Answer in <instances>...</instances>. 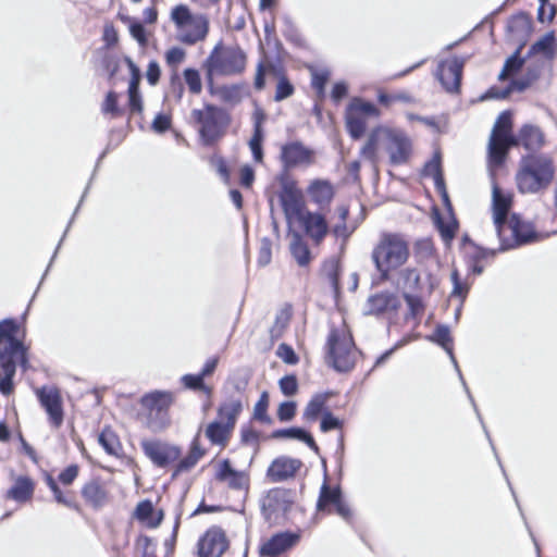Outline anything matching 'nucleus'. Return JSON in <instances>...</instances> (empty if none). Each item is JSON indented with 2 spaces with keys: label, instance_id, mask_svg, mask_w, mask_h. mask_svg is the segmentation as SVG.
<instances>
[{
  "label": "nucleus",
  "instance_id": "23",
  "mask_svg": "<svg viewBox=\"0 0 557 557\" xmlns=\"http://www.w3.org/2000/svg\"><path fill=\"white\" fill-rule=\"evenodd\" d=\"M298 541V535L282 532L264 541L260 546V555L263 557H277L292 548Z\"/></svg>",
  "mask_w": 557,
  "mask_h": 557
},
{
  "label": "nucleus",
  "instance_id": "46",
  "mask_svg": "<svg viewBox=\"0 0 557 557\" xmlns=\"http://www.w3.org/2000/svg\"><path fill=\"white\" fill-rule=\"evenodd\" d=\"M523 65V59L519 57V53L516 52L513 55L507 59V61L504 64V67L502 72L498 75V78L500 81H504L511 76L512 74L517 73Z\"/></svg>",
  "mask_w": 557,
  "mask_h": 557
},
{
  "label": "nucleus",
  "instance_id": "54",
  "mask_svg": "<svg viewBox=\"0 0 557 557\" xmlns=\"http://www.w3.org/2000/svg\"><path fill=\"white\" fill-rule=\"evenodd\" d=\"M282 393L286 396H293L298 391V383L295 375H286L278 382Z\"/></svg>",
  "mask_w": 557,
  "mask_h": 557
},
{
  "label": "nucleus",
  "instance_id": "19",
  "mask_svg": "<svg viewBox=\"0 0 557 557\" xmlns=\"http://www.w3.org/2000/svg\"><path fill=\"white\" fill-rule=\"evenodd\" d=\"M465 60L454 57L442 61L436 71V77L448 92H457L460 87Z\"/></svg>",
  "mask_w": 557,
  "mask_h": 557
},
{
  "label": "nucleus",
  "instance_id": "28",
  "mask_svg": "<svg viewBox=\"0 0 557 557\" xmlns=\"http://www.w3.org/2000/svg\"><path fill=\"white\" fill-rule=\"evenodd\" d=\"M516 145H521L530 151H536L544 145V135L539 127L524 125L516 138Z\"/></svg>",
  "mask_w": 557,
  "mask_h": 557
},
{
  "label": "nucleus",
  "instance_id": "21",
  "mask_svg": "<svg viewBox=\"0 0 557 557\" xmlns=\"http://www.w3.org/2000/svg\"><path fill=\"white\" fill-rule=\"evenodd\" d=\"M512 206V194L505 191L493 183L492 211L493 221L497 233H502L503 226L508 222L507 215Z\"/></svg>",
  "mask_w": 557,
  "mask_h": 557
},
{
  "label": "nucleus",
  "instance_id": "29",
  "mask_svg": "<svg viewBox=\"0 0 557 557\" xmlns=\"http://www.w3.org/2000/svg\"><path fill=\"white\" fill-rule=\"evenodd\" d=\"M200 432L201 430L194 437L188 455L178 462L175 474L190 470L206 455V449L200 446L199 442Z\"/></svg>",
  "mask_w": 557,
  "mask_h": 557
},
{
  "label": "nucleus",
  "instance_id": "4",
  "mask_svg": "<svg viewBox=\"0 0 557 557\" xmlns=\"http://www.w3.org/2000/svg\"><path fill=\"white\" fill-rule=\"evenodd\" d=\"M554 176V162L548 156L529 154L519 162L516 184L522 194H536L548 188Z\"/></svg>",
  "mask_w": 557,
  "mask_h": 557
},
{
  "label": "nucleus",
  "instance_id": "3",
  "mask_svg": "<svg viewBox=\"0 0 557 557\" xmlns=\"http://www.w3.org/2000/svg\"><path fill=\"white\" fill-rule=\"evenodd\" d=\"M409 256L408 240L397 233H383L371 253L375 269L383 281L389 280L391 274L403 267Z\"/></svg>",
  "mask_w": 557,
  "mask_h": 557
},
{
  "label": "nucleus",
  "instance_id": "20",
  "mask_svg": "<svg viewBox=\"0 0 557 557\" xmlns=\"http://www.w3.org/2000/svg\"><path fill=\"white\" fill-rule=\"evenodd\" d=\"M216 480L224 482L231 490L248 493L250 476L247 471L235 470L228 459L219 462Z\"/></svg>",
  "mask_w": 557,
  "mask_h": 557
},
{
  "label": "nucleus",
  "instance_id": "30",
  "mask_svg": "<svg viewBox=\"0 0 557 557\" xmlns=\"http://www.w3.org/2000/svg\"><path fill=\"white\" fill-rule=\"evenodd\" d=\"M135 517L149 528H157L163 519V512H156L150 500H143L136 507Z\"/></svg>",
  "mask_w": 557,
  "mask_h": 557
},
{
  "label": "nucleus",
  "instance_id": "16",
  "mask_svg": "<svg viewBox=\"0 0 557 557\" xmlns=\"http://www.w3.org/2000/svg\"><path fill=\"white\" fill-rule=\"evenodd\" d=\"M40 405L46 410L50 424L59 429L63 423L62 397L57 387L42 386L36 391Z\"/></svg>",
  "mask_w": 557,
  "mask_h": 557
},
{
  "label": "nucleus",
  "instance_id": "61",
  "mask_svg": "<svg viewBox=\"0 0 557 557\" xmlns=\"http://www.w3.org/2000/svg\"><path fill=\"white\" fill-rule=\"evenodd\" d=\"M541 5L539 8V20L541 22L552 21L556 13L555 5L549 3V0H539Z\"/></svg>",
  "mask_w": 557,
  "mask_h": 557
},
{
  "label": "nucleus",
  "instance_id": "41",
  "mask_svg": "<svg viewBox=\"0 0 557 557\" xmlns=\"http://www.w3.org/2000/svg\"><path fill=\"white\" fill-rule=\"evenodd\" d=\"M423 173L425 176H430L434 180L436 187L440 190H444V181L441 169V157L435 153L433 158L425 163Z\"/></svg>",
  "mask_w": 557,
  "mask_h": 557
},
{
  "label": "nucleus",
  "instance_id": "34",
  "mask_svg": "<svg viewBox=\"0 0 557 557\" xmlns=\"http://www.w3.org/2000/svg\"><path fill=\"white\" fill-rule=\"evenodd\" d=\"M398 287L403 290L404 295L413 294L420 289V274L414 268H406L398 274Z\"/></svg>",
  "mask_w": 557,
  "mask_h": 557
},
{
  "label": "nucleus",
  "instance_id": "12",
  "mask_svg": "<svg viewBox=\"0 0 557 557\" xmlns=\"http://www.w3.org/2000/svg\"><path fill=\"white\" fill-rule=\"evenodd\" d=\"M264 519L271 523H281L290 510L294 498L288 490L275 487L270 490L260 500Z\"/></svg>",
  "mask_w": 557,
  "mask_h": 557
},
{
  "label": "nucleus",
  "instance_id": "33",
  "mask_svg": "<svg viewBox=\"0 0 557 557\" xmlns=\"http://www.w3.org/2000/svg\"><path fill=\"white\" fill-rule=\"evenodd\" d=\"M289 250L298 265L306 267L311 260L310 250L302 237L294 232L290 234Z\"/></svg>",
  "mask_w": 557,
  "mask_h": 557
},
{
  "label": "nucleus",
  "instance_id": "36",
  "mask_svg": "<svg viewBox=\"0 0 557 557\" xmlns=\"http://www.w3.org/2000/svg\"><path fill=\"white\" fill-rule=\"evenodd\" d=\"M308 193L313 201L319 205H326L333 198V187L326 181L317 180L309 186Z\"/></svg>",
  "mask_w": 557,
  "mask_h": 557
},
{
  "label": "nucleus",
  "instance_id": "57",
  "mask_svg": "<svg viewBox=\"0 0 557 557\" xmlns=\"http://www.w3.org/2000/svg\"><path fill=\"white\" fill-rule=\"evenodd\" d=\"M276 355L287 364H296L298 362L297 355L295 354L294 349L287 344H281L277 347Z\"/></svg>",
  "mask_w": 557,
  "mask_h": 557
},
{
  "label": "nucleus",
  "instance_id": "38",
  "mask_svg": "<svg viewBox=\"0 0 557 557\" xmlns=\"http://www.w3.org/2000/svg\"><path fill=\"white\" fill-rule=\"evenodd\" d=\"M274 437L295 438L305 442L315 453L319 450L313 437L300 428H290L277 430L274 432Z\"/></svg>",
  "mask_w": 557,
  "mask_h": 557
},
{
  "label": "nucleus",
  "instance_id": "35",
  "mask_svg": "<svg viewBox=\"0 0 557 557\" xmlns=\"http://www.w3.org/2000/svg\"><path fill=\"white\" fill-rule=\"evenodd\" d=\"M34 493V483L27 476H20L15 480L13 486L8 492V497L24 503L32 498Z\"/></svg>",
  "mask_w": 557,
  "mask_h": 557
},
{
  "label": "nucleus",
  "instance_id": "62",
  "mask_svg": "<svg viewBox=\"0 0 557 557\" xmlns=\"http://www.w3.org/2000/svg\"><path fill=\"white\" fill-rule=\"evenodd\" d=\"M450 277L454 285L451 295L463 299L468 293V286L461 283L457 270H453Z\"/></svg>",
  "mask_w": 557,
  "mask_h": 557
},
{
  "label": "nucleus",
  "instance_id": "56",
  "mask_svg": "<svg viewBox=\"0 0 557 557\" xmlns=\"http://www.w3.org/2000/svg\"><path fill=\"white\" fill-rule=\"evenodd\" d=\"M329 77L330 72L327 70L314 71L312 73V86L318 91L319 96L323 95Z\"/></svg>",
  "mask_w": 557,
  "mask_h": 557
},
{
  "label": "nucleus",
  "instance_id": "55",
  "mask_svg": "<svg viewBox=\"0 0 557 557\" xmlns=\"http://www.w3.org/2000/svg\"><path fill=\"white\" fill-rule=\"evenodd\" d=\"M272 259V245L267 238H263L260 243L258 263L261 267L268 265Z\"/></svg>",
  "mask_w": 557,
  "mask_h": 557
},
{
  "label": "nucleus",
  "instance_id": "45",
  "mask_svg": "<svg viewBox=\"0 0 557 557\" xmlns=\"http://www.w3.org/2000/svg\"><path fill=\"white\" fill-rule=\"evenodd\" d=\"M203 379L205 377L200 373L197 375L185 374L182 377V382L186 388L194 389V391L199 389V391H202L203 393H206L208 396H210L212 393V389H211V387L207 386L203 383Z\"/></svg>",
  "mask_w": 557,
  "mask_h": 557
},
{
  "label": "nucleus",
  "instance_id": "18",
  "mask_svg": "<svg viewBox=\"0 0 557 557\" xmlns=\"http://www.w3.org/2000/svg\"><path fill=\"white\" fill-rule=\"evenodd\" d=\"M228 547L224 531L218 527L210 528L198 541L199 557H221Z\"/></svg>",
  "mask_w": 557,
  "mask_h": 557
},
{
  "label": "nucleus",
  "instance_id": "2",
  "mask_svg": "<svg viewBox=\"0 0 557 557\" xmlns=\"http://www.w3.org/2000/svg\"><path fill=\"white\" fill-rule=\"evenodd\" d=\"M17 324L14 320L0 322V392L9 395L13 391L12 379L15 375L16 364L25 367V349L15 338Z\"/></svg>",
  "mask_w": 557,
  "mask_h": 557
},
{
  "label": "nucleus",
  "instance_id": "59",
  "mask_svg": "<svg viewBox=\"0 0 557 557\" xmlns=\"http://www.w3.org/2000/svg\"><path fill=\"white\" fill-rule=\"evenodd\" d=\"M296 413V404L294 401L282 403L277 409V418L280 421H290Z\"/></svg>",
  "mask_w": 557,
  "mask_h": 557
},
{
  "label": "nucleus",
  "instance_id": "63",
  "mask_svg": "<svg viewBox=\"0 0 557 557\" xmlns=\"http://www.w3.org/2000/svg\"><path fill=\"white\" fill-rule=\"evenodd\" d=\"M404 297L409 307V312L413 318L422 312L423 306L421 299L417 295H414V293L406 294L404 295Z\"/></svg>",
  "mask_w": 557,
  "mask_h": 557
},
{
  "label": "nucleus",
  "instance_id": "11",
  "mask_svg": "<svg viewBox=\"0 0 557 557\" xmlns=\"http://www.w3.org/2000/svg\"><path fill=\"white\" fill-rule=\"evenodd\" d=\"M511 116L508 112H503L494 124L490 141L488 158L490 163L499 166L511 146H516V137L511 134Z\"/></svg>",
  "mask_w": 557,
  "mask_h": 557
},
{
  "label": "nucleus",
  "instance_id": "13",
  "mask_svg": "<svg viewBox=\"0 0 557 557\" xmlns=\"http://www.w3.org/2000/svg\"><path fill=\"white\" fill-rule=\"evenodd\" d=\"M379 116L380 110L374 104L359 98L352 99L346 110V126L350 136L359 139L363 135L369 120Z\"/></svg>",
  "mask_w": 557,
  "mask_h": 557
},
{
  "label": "nucleus",
  "instance_id": "39",
  "mask_svg": "<svg viewBox=\"0 0 557 557\" xmlns=\"http://www.w3.org/2000/svg\"><path fill=\"white\" fill-rule=\"evenodd\" d=\"M84 498L95 507L102 506L107 500L106 490L97 482H90L83 488Z\"/></svg>",
  "mask_w": 557,
  "mask_h": 557
},
{
  "label": "nucleus",
  "instance_id": "44",
  "mask_svg": "<svg viewBox=\"0 0 557 557\" xmlns=\"http://www.w3.org/2000/svg\"><path fill=\"white\" fill-rule=\"evenodd\" d=\"M128 104L129 110L135 112H141L143 111V102H141V96L139 92V84H137V78L131 79L129 86H128Z\"/></svg>",
  "mask_w": 557,
  "mask_h": 557
},
{
  "label": "nucleus",
  "instance_id": "42",
  "mask_svg": "<svg viewBox=\"0 0 557 557\" xmlns=\"http://www.w3.org/2000/svg\"><path fill=\"white\" fill-rule=\"evenodd\" d=\"M292 318L290 308H284L276 314L273 326L270 330L271 337L277 339L282 336L286 327L288 326Z\"/></svg>",
  "mask_w": 557,
  "mask_h": 557
},
{
  "label": "nucleus",
  "instance_id": "37",
  "mask_svg": "<svg viewBox=\"0 0 557 557\" xmlns=\"http://www.w3.org/2000/svg\"><path fill=\"white\" fill-rule=\"evenodd\" d=\"M98 442L109 455L117 457L122 453L120 440L111 429L106 428L99 434Z\"/></svg>",
  "mask_w": 557,
  "mask_h": 557
},
{
  "label": "nucleus",
  "instance_id": "31",
  "mask_svg": "<svg viewBox=\"0 0 557 557\" xmlns=\"http://www.w3.org/2000/svg\"><path fill=\"white\" fill-rule=\"evenodd\" d=\"M428 339L442 346L444 348V350L448 354V356H449L451 362L454 363L455 368L457 369V371L460 372L458 364H457V360L453 352V337L450 335V331H449L448 326L438 325L436 327L434 334H432L431 336H428ZM459 376L462 380L461 373H459Z\"/></svg>",
  "mask_w": 557,
  "mask_h": 557
},
{
  "label": "nucleus",
  "instance_id": "8",
  "mask_svg": "<svg viewBox=\"0 0 557 557\" xmlns=\"http://www.w3.org/2000/svg\"><path fill=\"white\" fill-rule=\"evenodd\" d=\"M208 76L235 75L246 67V54L238 47L216 46L206 61Z\"/></svg>",
  "mask_w": 557,
  "mask_h": 557
},
{
  "label": "nucleus",
  "instance_id": "10",
  "mask_svg": "<svg viewBox=\"0 0 557 557\" xmlns=\"http://www.w3.org/2000/svg\"><path fill=\"white\" fill-rule=\"evenodd\" d=\"M502 250L511 249L521 245L539 242L546 235L534 230L532 223L522 220L517 214H511L508 222L503 226L502 233H498Z\"/></svg>",
  "mask_w": 557,
  "mask_h": 557
},
{
  "label": "nucleus",
  "instance_id": "49",
  "mask_svg": "<svg viewBox=\"0 0 557 557\" xmlns=\"http://www.w3.org/2000/svg\"><path fill=\"white\" fill-rule=\"evenodd\" d=\"M528 86L527 83L515 81L511 83V86L504 90H498L496 88H491L486 95L483 97L485 98H496V99H505L509 96L511 89H518L523 90Z\"/></svg>",
  "mask_w": 557,
  "mask_h": 557
},
{
  "label": "nucleus",
  "instance_id": "43",
  "mask_svg": "<svg viewBox=\"0 0 557 557\" xmlns=\"http://www.w3.org/2000/svg\"><path fill=\"white\" fill-rule=\"evenodd\" d=\"M555 34L553 32L547 33L533 44L532 51L546 57H553L555 52Z\"/></svg>",
  "mask_w": 557,
  "mask_h": 557
},
{
  "label": "nucleus",
  "instance_id": "6",
  "mask_svg": "<svg viewBox=\"0 0 557 557\" xmlns=\"http://www.w3.org/2000/svg\"><path fill=\"white\" fill-rule=\"evenodd\" d=\"M190 123L197 128L202 144L211 146L225 134L230 117L223 109L207 104L191 111Z\"/></svg>",
  "mask_w": 557,
  "mask_h": 557
},
{
  "label": "nucleus",
  "instance_id": "64",
  "mask_svg": "<svg viewBox=\"0 0 557 557\" xmlns=\"http://www.w3.org/2000/svg\"><path fill=\"white\" fill-rule=\"evenodd\" d=\"M129 33L139 45L145 46L147 44L146 30L140 23L132 22L129 24Z\"/></svg>",
  "mask_w": 557,
  "mask_h": 557
},
{
  "label": "nucleus",
  "instance_id": "5",
  "mask_svg": "<svg viewBox=\"0 0 557 557\" xmlns=\"http://www.w3.org/2000/svg\"><path fill=\"white\" fill-rule=\"evenodd\" d=\"M170 18L176 30V39L185 45L203 41L209 33V18L202 13H193L185 4L171 10Z\"/></svg>",
  "mask_w": 557,
  "mask_h": 557
},
{
  "label": "nucleus",
  "instance_id": "32",
  "mask_svg": "<svg viewBox=\"0 0 557 557\" xmlns=\"http://www.w3.org/2000/svg\"><path fill=\"white\" fill-rule=\"evenodd\" d=\"M243 410V404L239 399H228L220 405L218 409V419L219 421H223L225 424L235 428L237 417Z\"/></svg>",
  "mask_w": 557,
  "mask_h": 557
},
{
  "label": "nucleus",
  "instance_id": "26",
  "mask_svg": "<svg viewBox=\"0 0 557 557\" xmlns=\"http://www.w3.org/2000/svg\"><path fill=\"white\" fill-rule=\"evenodd\" d=\"M299 222H302L307 234L319 244L327 234V223L319 213L305 212L304 218Z\"/></svg>",
  "mask_w": 557,
  "mask_h": 557
},
{
  "label": "nucleus",
  "instance_id": "47",
  "mask_svg": "<svg viewBox=\"0 0 557 557\" xmlns=\"http://www.w3.org/2000/svg\"><path fill=\"white\" fill-rule=\"evenodd\" d=\"M185 82L193 94H200L202 90V83L200 78V74L195 69H186L184 71Z\"/></svg>",
  "mask_w": 557,
  "mask_h": 557
},
{
  "label": "nucleus",
  "instance_id": "7",
  "mask_svg": "<svg viewBox=\"0 0 557 557\" xmlns=\"http://www.w3.org/2000/svg\"><path fill=\"white\" fill-rule=\"evenodd\" d=\"M327 358L336 371L346 372L354 368L357 351L346 325L331 330L327 339Z\"/></svg>",
  "mask_w": 557,
  "mask_h": 557
},
{
  "label": "nucleus",
  "instance_id": "53",
  "mask_svg": "<svg viewBox=\"0 0 557 557\" xmlns=\"http://www.w3.org/2000/svg\"><path fill=\"white\" fill-rule=\"evenodd\" d=\"M102 112L104 114H111L112 116H116L121 113L117 107V94L114 91H109L103 103H102Z\"/></svg>",
  "mask_w": 557,
  "mask_h": 557
},
{
  "label": "nucleus",
  "instance_id": "14",
  "mask_svg": "<svg viewBox=\"0 0 557 557\" xmlns=\"http://www.w3.org/2000/svg\"><path fill=\"white\" fill-rule=\"evenodd\" d=\"M281 205L288 224L300 221L305 213L302 193L293 180L282 181Z\"/></svg>",
  "mask_w": 557,
  "mask_h": 557
},
{
  "label": "nucleus",
  "instance_id": "22",
  "mask_svg": "<svg viewBox=\"0 0 557 557\" xmlns=\"http://www.w3.org/2000/svg\"><path fill=\"white\" fill-rule=\"evenodd\" d=\"M301 467V460L281 456L271 462L268 468L267 475L272 482H282L293 478Z\"/></svg>",
  "mask_w": 557,
  "mask_h": 557
},
{
  "label": "nucleus",
  "instance_id": "25",
  "mask_svg": "<svg viewBox=\"0 0 557 557\" xmlns=\"http://www.w3.org/2000/svg\"><path fill=\"white\" fill-rule=\"evenodd\" d=\"M399 307L400 300L395 294L383 292L369 297L367 312L370 314H381L396 311Z\"/></svg>",
  "mask_w": 557,
  "mask_h": 557
},
{
  "label": "nucleus",
  "instance_id": "51",
  "mask_svg": "<svg viewBox=\"0 0 557 557\" xmlns=\"http://www.w3.org/2000/svg\"><path fill=\"white\" fill-rule=\"evenodd\" d=\"M294 94L293 85L284 77H280L274 96L275 101H282Z\"/></svg>",
  "mask_w": 557,
  "mask_h": 557
},
{
  "label": "nucleus",
  "instance_id": "17",
  "mask_svg": "<svg viewBox=\"0 0 557 557\" xmlns=\"http://www.w3.org/2000/svg\"><path fill=\"white\" fill-rule=\"evenodd\" d=\"M319 511H335L345 520H349L351 511L348 505L343 500L339 487H330L326 482L321 486L319 500L317 504Z\"/></svg>",
  "mask_w": 557,
  "mask_h": 557
},
{
  "label": "nucleus",
  "instance_id": "27",
  "mask_svg": "<svg viewBox=\"0 0 557 557\" xmlns=\"http://www.w3.org/2000/svg\"><path fill=\"white\" fill-rule=\"evenodd\" d=\"M233 430L234 429L225 424L223 421L214 420L206 426L203 432L205 436L212 445L224 448L230 441Z\"/></svg>",
  "mask_w": 557,
  "mask_h": 557
},
{
  "label": "nucleus",
  "instance_id": "58",
  "mask_svg": "<svg viewBox=\"0 0 557 557\" xmlns=\"http://www.w3.org/2000/svg\"><path fill=\"white\" fill-rule=\"evenodd\" d=\"M320 428L322 432H329L331 430L341 429L342 421L335 416H333L330 411H325L323 412Z\"/></svg>",
  "mask_w": 557,
  "mask_h": 557
},
{
  "label": "nucleus",
  "instance_id": "1",
  "mask_svg": "<svg viewBox=\"0 0 557 557\" xmlns=\"http://www.w3.org/2000/svg\"><path fill=\"white\" fill-rule=\"evenodd\" d=\"M382 149L388 153L393 164H401L407 162L410 157L411 141L401 129L379 126L370 134L361 153L374 163L377 161Z\"/></svg>",
  "mask_w": 557,
  "mask_h": 557
},
{
  "label": "nucleus",
  "instance_id": "9",
  "mask_svg": "<svg viewBox=\"0 0 557 557\" xmlns=\"http://www.w3.org/2000/svg\"><path fill=\"white\" fill-rule=\"evenodd\" d=\"M174 396L171 392L154 391L141 398L146 410V424L152 432H159L170 425L169 409Z\"/></svg>",
  "mask_w": 557,
  "mask_h": 557
},
{
  "label": "nucleus",
  "instance_id": "40",
  "mask_svg": "<svg viewBox=\"0 0 557 557\" xmlns=\"http://www.w3.org/2000/svg\"><path fill=\"white\" fill-rule=\"evenodd\" d=\"M326 401V394L314 395L305 408L304 419L307 421H315L320 413L323 414V412L326 411L324 410Z\"/></svg>",
  "mask_w": 557,
  "mask_h": 557
},
{
  "label": "nucleus",
  "instance_id": "50",
  "mask_svg": "<svg viewBox=\"0 0 557 557\" xmlns=\"http://www.w3.org/2000/svg\"><path fill=\"white\" fill-rule=\"evenodd\" d=\"M268 407H269V395L267 392H263L261 394L258 403L255 405L253 417L260 421H265V422L270 421V419L267 414Z\"/></svg>",
  "mask_w": 557,
  "mask_h": 557
},
{
  "label": "nucleus",
  "instance_id": "24",
  "mask_svg": "<svg viewBox=\"0 0 557 557\" xmlns=\"http://www.w3.org/2000/svg\"><path fill=\"white\" fill-rule=\"evenodd\" d=\"M281 159L285 168L308 165L312 162V151L300 143H290L282 147Z\"/></svg>",
  "mask_w": 557,
  "mask_h": 557
},
{
  "label": "nucleus",
  "instance_id": "48",
  "mask_svg": "<svg viewBox=\"0 0 557 557\" xmlns=\"http://www.w3.org/2000/svg\"><path fill=\"white\" fill-rule=\"evenodd\" d=\"M436 223L443 239L450 242L455 236L457 222L453 218H449L447 221L438 218Z\"/></svg>",
  "mask_w": 557,
  "mask_h": 557
},
{
  "label": "nucleus",
  "instance_id": "60",
  "mask_svg": "<svg viewBox=\"0 0 557 557\" xmlns=\"http://www.w3.org/2000/svg\"><path fill=\"white\" fill-rule=\"evenodd\" d=\"M262 140H263V134H257V133H253L251 139L249 140V147L251 149L253 159L257 162L262 161V157H263L262 147H261Z\"/></svg>",
  "mask_w": 557,
  "mask_h": 557
},
{
  "label": "nucleus",
  "instance_id": "52",
  "mask_svg": "<svg viewBox=\"0 0 557 557\" xmlns=\"http://www.w3.org/2000/svg\"><path fill=\"white\" fill-rule=\"evenodd\" d=\"M185 57L186 52L184 49L180 47H173L166 51L165 61L169 66L176 69L185 60Z\"/></svg>",
  "mask_w": 557,
  "mask_h": 557
},
{
  "label": "nucleus",
  "instance_id": "15",
  "mask_svg": "<svg viewBox=\"0 0 557 557\" xmlns=\"http://www.w3.org/2000/svg\"><path fill=\"white\" fill-rule=\"evenodd\" d=\"M145 455L153 465L164 468L181 456L178 447L161 441L144 440L140 443Z\"/></svg>",
  "mask_w": 557,
  "mask_h": 557
}]
</instances>
